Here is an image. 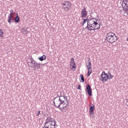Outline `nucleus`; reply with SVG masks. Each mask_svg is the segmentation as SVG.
Listing matches in <instances>:
<instances>
[{
	"label": "nucleus",
	"instance_id": "f257e3e1",
	"mask_svg": "<svg viewBox=\"0 0 128 128\" xmlns=\"http://www.w3.org/2000/svg\"><path fill=\"white\" fill-rule=\"evenodd\" d=\"M106 39L108 42H110V44H114V42H116V40H118V37L116 34L113 32H110L106 34Z\"/></svg>",
	"mask_w": 128,
	"mask_h": 128
},
{
	"label": "nucleus",
	"instance_id": "f03ea898",
	"mask_svg": "<svg viewBox=\"0 0 128 128\" xmlns=\"http://www.w3.org/2000/svg\"><path fill=\"white\" fill-rule=\"evenodd\" d=\"M80 14V18H82V20L86 18L88 16V10H86V6H83V8H82L81 10Z\"/></svg>",
	"mask_w": 128,
	"mask_h": 128
},
{
	"label": "nucleus",
	"instance_id": "7ed1b4c3",
	"mask_svg": "<svg viewBox=\"0 0 128 128\" xmlns=\"http://www.w3.org/2000/svg\"><path fill=\"white\" fill-rule=\"evenodd\" d=\"M100 78L102 82H108V78H110V76L108 74L106 73V72H104L100 74Z\"/></svg>",
	"mask_w": 128,
	"mask_h": 128
},
{
	"label": "nucleus",
	"instance_id": "20e7f679",
	"mask_svg": "<svg viewBox=\"0 0 128 128\" xmlns=\"http://www.w3.org/2000/svg\"><path fill=\"white\" fill-rule=\"evenodd\" d=\"M86 92L87 91V92L88 94V96H92V86L90 84H87L86 85V89L85 90Z\"/></svg>",
	"mask_w": 128,
	"mask_h": 128
},
{
	"label": "nucleus",
	"instance_id": "39448f33",
	"mask_svg": "<svg viewBox=\"0 0 128 128\" xmlns=\"http://www.w3.org/2000/svg\"><path fill=\"white\" fill-rule=\"evenodd\" d=\"M98 19H96V18H90L88 19L87 21V25L88 26H90L94 24V22H98Z\"/></svg>",
	"mask_w": 128,
	"mask_h": 128
},
{
	"label": "nucleus",
	"instance_id": "423d86ee",
	"mask_svg": "<svg viewBox=\"0 0 128 128\" xmlns=\"http://www.w3.org/2000/svg\"><path fill=\"white\" fill-rule=\"evenodd\" d=\"M90 106L89 112L91 116H94V110H96V107H94V104H92V106L90 105Z\"/></svg>",
	"mask_w": 128,
	"mask_h": 128
},
{
	"label": "nucleus",
	"instance_id": "0eeeda50",
	"mask_svg": "<svg viewBox=\"0 0 128 128\" xmlns=\"http://www.w3.org/2000/svg\"><path fill=\"white\" fill-rule=\"evenodd\" d=\"M58 98H59L58 100H64V102H66V100L67 104H68V96H66H66H62V94H60V96H58Z\"/></svg>",
	"mask_w": 128,
	"mask_h": 128
},
{
	"label": "nucleus",
	"instance_id": "6e6552de",
	"mask_svg": "<svg viewBox=\"0 0 128 128\" xmlns=\"http://www.w3.org/2000/svg\"><path fill=\"white\" fill-rule=\"evenodd\" d=\"M30 68H37V70H40V64L35 62V64L33 66H30Z\"/></svg>",
	"mask_w": 128,
	"mask_h": 128
},
{
	"label": "nucleus",
	"instance_id": "1a4fd4ad",
	"mask_svg": "<svg viewBox=\"0 0 128 128\" xmlns=\"http://www.w3.org/2000/svg\"><path fill=\"white\" fill-rule=\"evenodd\" d=\"M93 28L95 30H100V25L98 23V22H94V24H92Z\"/></svg>",
	"mask_w": 128,
	"mask_h": 128
},
{
	"label": "nucleus",
	"instance_id": "9d476101",
	"mask_svg": "<svg viewBox=\"0 0 128 128\" xmlns=\"http://www.w3.org/2000/svg\"><path fill=\"white\" fill-rule=\"evenodd\" d=\"M14 16H12V15L8 16V22L9 24H12V22H14Z\"/></svg>",
	"mask_w": 128,
	"mask_h": 128
},
{
	"label": "nucleus",
	"instance_id": "9b49d317",
	"mask_svg": "<svg viewBox=\"0 0 128 128\" xmlns=\"http://www.w3.org/2000/svg\"><path fill=\"white\" fill-rule=\"evenodd\" d=\"M30 62H28V66H34L36 64V61L34 60L33 58H31L30 59Z\"/></svg>",
	"mask_w": 128,
	"mask_h": 128
},
{
	"label": "nucleus",
	"instance_id": "f8f14e48",
	"mask_svg": "<svg viewBox=\"0 0 128 128\" xmlns=\"http://www.w3.org/2000/svg\"><path fill=\"white\" fill-rule=\"evenodd\" d=\"M86 30H96V29L94 28L92 25H87V26L85 28Z\"/></svg>",
	"mask_w": 128,
	"mask_h": 128
},
{
	"label": "nucleus",
	"instance_id": "ddd939ff",
	"mask_svg": "<svg viewBox=\"0 0 128 128\" xmlns=\"http://www.w3.org/2000/svg\"><path fill=\"white\" fill-rule=\"evenodd\" d=\"M63 6H70V8H72V4L70 2L68 1H64L62 2Z\"/></svg>",
	"mask_w": 128,
	"mask_h": 128
},
{
	"label": "nucleus",
	"instance_id": "4468645a",
	"mask_svg": "<svg viewBox=\"0 0 128 128\" xmlns=\"http://www.w3.org/2000/svg\"><path fill=\"white\" fill-rule=\"evenodd\" d=\"M122 8V10H124V12H128V3L126 4Z\"/></svg>",
	"mask_w": 128,
	"mask_h": 128
},
{
	"label": "nucleus",
	"instance_id": "2eb2a0df",
	"mask_svg": "<svg viewBox=\"0 0 128 128\" xmlns=\"http://www.w3.org/2000/svg\"><path fill=\"white\" fill-rule=\"evenodd\" d=\"M46 58V55H43L38 58V60H40V62H42V60H44Z\"/></svg>",
	"mask_w": 128,
	"mask_h": 128
},
{
	"label": "nucleus",
	"instance_id": "dca6fc26",
	"mask_svg": "<svg viewBox=\"0 0 128 128\" xmlns=\"http://www.w3.org/2000/svg\"><path fill=\"white\" fill-rule=\"evenodd\" d=\"M14 22L18 23L20 22V17L18 16H16L14 20Z\"/></svg>",
	"mask_w": 128,
	"mask_h": 128
},
{
	"label": "nucleus",
	"instance_id": "f3484780",
	"mask_svg": "<svg viewBox=\"0 0 128 128\" xmlns=\"http://www.w3.org/2000/svg\"><path fill=\"white\" fill-rule=\"evenodd\" d=\"M58 102H59V104L57 106H60L62 104H66V102L64 100H58Z\"/></svg>",
	"mask_w": 128,
	"mask_h": 128
},
{
	"label": "nucleus",
	"instance_id": "a211bd4d",
	"mask_svg": "<svg viewBox=\"0 0 128 128\" xmlns=\"http://www.w3.org/2000/svg\"><path fill=\"white\" fill-rule=\"evenodd\" d=\"M54 118L48 117L46 119V120H48V122L50 124V122H54Z\"/></svg>",
	"mask_w": 128,
	"mask_h": 128
},
{
	"label": "nucleus",
	"instance_id": "6ab92c4d",
	"mask_svg": "<svg viewBox=\"0 0 128 128\" xmlns=\"http://www.w3.org/2000/svg\"><path fill=\"white\" fill-rule=\"evenodd\" d=\"M80 80L82 81H80V82H84V74H81L80 75Z\"/></svg>",
	"mask_w": 128,
	"mask_h": 128
},
{
	"label": "nucleus",
	"instance_id": "aec40b11",
	"mask_svg": "<svg viewBox=\"0 0 128 128\" xmlns=\"http://www.w3.org/2000/svg\"><path fill=\"white\" fill-rule=\"evenodd\" d=\"M16 14V12H14V10H10V14H9V16H14V14Z\"/></svg>",
	"mask_w": 128,
	"mask_h": 128
},
{
	"label": "nucleus",
	"instance_id": "412c9836",
	"mask_svg": "<svg viewBox=\"0 0 128 128\" xmlns=\"http://www.w3.org/2000/svg\"><path fill=\"white\" fill-rule=\"evenodd\" d=\"M56 108H59L61 112H62L65 108L64 106H63L62 108L60 106H56Z\"/></svg>",
	"mask_w": 128,
	"mask_h": 128
},
{
	"label": "nucleus",
	"instance_id": "4be33fe9",
	"mask_svg": "<svg viewBox=\"0 0 128 128\" xmlns=\"http://www.w3.org/2000/svg\"><path fill=\"white\" fill-rule=\"evenodd\" d=\"M4 32L2 31V30L0 29V38H4Z\"/></svg>",
	"mask_w": 128,
	"mask_h": 128
},
{
	"label": "nucleus",
	"instance_id": "5701e85b",
	"mask_svg": "<svg viewBox=\"0 0 128 128\" xmlns=\"http://www.w3.org/2000/svg\"><path fill=\"white\" fill-rule=\"evenodd\" d=\"M88 66H92V62H90V58H88Z\"/></svg>",
	"mask_w": 128,
	"mask_h": 128
},
{
	"label": "nucleus",
	"instance_id": "b1692460",
	"mask_svg": "<svg viewBox=\"0 0 128 128\" xmlns=\"http://www.w3.org/2000/svg\"><path fill=\"white\" fill-rule=\"evenodd\" d=\"M55 100H58V97L56 96L54 98V100L53 101L54 102V106H56H56H56V102H54Z\"/></svg>",
	"mask_w": 128,
	"mask_h": 128
},
{
	"label": "nucleus",
	"instance_id": "393cba45",
	"mask_svg": "<svg viewBox=\"0 0 128 128\" xmlns=\"http://www.w3.org/2000/svg\"><path fill=\"white\" fill-rule=\"evenodd\" d=\"M74 58H71L70 64H74Z\"/></svg>",
	"mask_w": 128,
	"mask_h": 128
},
{
	"label": "nucleus",
	"instance_id": "a878e982",
	"mask_svg": "<svg viewBox=\"0 0 128 128\" xmlns=\"http://www.w3.org/2000/svg\"><path fill=\"white\" fill-rule=\"evenodd\" d=\"M128 0H123L122 4H124L126 5V4H128Z\"/></svg>",
	"mask_w": 128,
	"mask_h": 128
},
{
	"label": "nucleus",
	"instance_id": "bb28decb",
	"mask_svg": "<svg viewBox=\"0 0 128 128\" xmlns=\"http://www.w3.org/2000/svg\"><path fill=\"white\" fill-rule=\"evenodd\" d=\"M70 66H72V68H76V63H74L72 64H71Z\"/></svg>",
	"mask_w": 128,
	"mask_h": 128
},
{
	"label": "nucleus",
	"instance_id": "cd10ccee",
	"mask_svg": "<svg viewBox=\"0 0 128 128\" xmlns=\"http://www.w3.org/2000/svg\"><path fill=\"white\" fill-rule=\"evenodd\" d=\"M92 74V70H88V72L87 73V76H90V74Z\"/></svg>",
	"mask_w": 128,
	"mask_h": 128
},
{
	"label": "nucleus",
	"instance_id": "c85d7f7f",
	"mask_svg": "<svg viewBox=\"0 0 128 128\" xmlns=\"http://www.w3.org/2000/svg\"><path fill=\"white\" fill-rule=\"evenodd\" d=\"M84 20L82 24V26H84V24H86V22L88 20H86V19H84V20Z\"/></svg>",
	"mask_w": 128,
	"mask_h": 128
},
{
	"label": "nucleus",
	"instance_id": "c756f323",
	"mask_svg": "<svg viewBox=\"0 0 128 128\" xmlns=\"http://www.w3.org/2000/svg\"><path fill=\"white\" fill-rule=\"evenodd\" d=\"M63 8L65 10L66 12H68V10H70L69 7H64Z\"/></svg>",
	"mask_w": 128,
	"mask_h": 128
},
{
	"label": "nucleus",
	"instance_id": "7c9ffc66",
	"mask_svg": "<svg viewBox=\"0 0 128 128\" xmlns=\"http://www.w3.org/2000/svg\"><path fill=\"white\" fill-rule=\"evenodd\" d=\"M78 88H78V90H82V86L80 84H78Z\"/></svg>",
	"mask_w": 128,
	"mask_h": 128
},
{
	"label": "nucleus",
	"instance_id": "2f4dec72",
	"mask_svg": "<svg viewBox=\"0 0 128 128\" xmlns=\"http://www.w3.org/2000/svg\"><path fill=\"white\" fill-rule=\"evenodd\" d=\"M108 75L110 76V78H109L110 80V78H114V76H112V74L110 73H109Z\"/></svg>",
	"mask_w": 128,
	"mask_h": 128
},
{
	"label": "nucleus",
	"instance_id": "473e14b6",
	"mask_svg": "<svg viewBox=\"0 0 128 128\" xmlns=\"http://www.w3.org/2000/svg\"><path fill=\"white\" fill-rule=\"evenodd\" d=\"M40 110H38V112L37 114H36V116H40Z\"/></svg>",
	"mask_w": 128,
	"mask_h": 128
},
{
	"label": "nucleus",
	"instance_id": "72a5a7b5",
	"mask_svg": "<svg viewBox=\"0 0 128 128\" xmlns=\"http://www.w3.org/2000/svg\"><path fill=\"white\" fill-rule=\"evenodd\" d=\"M56 106H58L60 104V101H58V100H57L56 102Z\"/></svg>",
	"mask_w": 128,
	"mask_h": 128
},
{
	"label": "nucleus",
	"instance_id": "f704fd0d",
	"mask_svg": "<svg viewBox=\"0 0 128 128\" xmlns=\"http://www.w3.org/2000/svg\"><path fill=\"white\" fill-rule=\"evenodd\" d=\"M49 127H50V126H48V124H44V128H48Z\"/></svg>",
	"mask_w": 128,
	"mask_h": 128
},
{
	"label": "nucleus",
	"instance_id": "c9c22d12",
	"mask_svg": "<svg viewBox=\"0 0 128 128\" xmlns=\"http://www.w3.org/2000/svg\"><path fill=\"white\" fill-rule=\"evenodd\" d=\"M88 70H92V67L90 66H87Z\"/></svg>",
	"mask_w": 128,
	"mask_h": 128
},
{
	"label": "nucleus",
	"instance_id": "e433bc0d",
	"mask_svg": "<svg viewBox=\"0 0 128 128\" xmlns=\"http://www.w3.org/2000/svg\"><path fill=\"white\" fill-rule=\"evenodd\" d=\"M50 124L48 120H46V122H44V124Z\"/></svg>",
	"mask_w": 128,
	"mask_h": 128
},
{
	"label": "nucleus",
	"instance_id": "4c0bfd02",
	"mask_svg": "<svg viewBox=\"0 0 128 128\" xmlns=\"http://www.w3.org/2000/svg\"><path fill=\"white\" fill-rule=\"evenodd\" d=\"M54 122V124H56V121L54 119V120H53V122Z\"/></svg>",
	"mask_w": 128,
	"mask_h": 128
},
{
	"label": "nucleus",
	"instance_id": "58836bf2",
	"mask_svg": "<svg viewBox=\"0 0 128 128\" xmlns=\"http://www.w3.org/2000/svg\"><path fill=\"white\" fill-rule=\"evenodd\" d=\"M27 32L26 29L23 30V32Z\"/></svg>",
	"mask_w": 128,
	"mask_h": 128
},
{
	"label": "nucleus",
	"instance_id": "ea45409f",
	"mask_svg": "<svg viewBox=\"0 0 128 128\" xmlns=\"http://www.w3.org/2000/svg\"><path fill=\"white\" fill-rule=\"evenodd\" d=\"M50 124V126H54V124H52V122L50 123H49Z\"/></svg>",
	"mask_w": 128,
	"mask_h": 128
},
{
	"label": "nucleus",
	"instance_id": "a19ab883",
	"mask_svg": "<svg viewBox=\"0 0 128 128\" xmlns=\"http://www.w3.org/2000/svg\"><path fill=\"white\" fill-rule=\"evenodd\" d=\"M85 20H87V22H88V16L87 18H86Z\"/></svg>",
	"mask_w": 128,
	"mask_h": 128
},
{
	"label": "nucleus",
	"instance_id": "79ce46f5",
	"mask_svg": "<svg viewBox=\"0 0 128 128\" xmlns=\"http://www.w3.org/2000/svg\"><path fill=\"white\" fill-rule=\"evenodd\" d=\"M53 126H54V127L56 126V124H53Z\"/></svg>",
	"mask_w": 128,
	"mask_h": 128
},
{
	"label": "nucleus",
	"instance_id": "37998d69",
	"mask_svg": "<svg viewBox=\"0 0 128 128\" xmlns=\"http://www.w3.org/2000/svg\"><path fill=\"white\" fill-rule=\"evenodd\" d=\"M66 7H68L70 8V6H66Z\"/></svg>",
	"mask_w": 128,
	"mask_h": 128
},
{
	"label": "nucleus",
	"instance_id": "c03bdc74",
	"mask_svg": "<svg viewBox=\"0 0 128 128\" xmlns=\"http://www.w3.org/2000/svg\"><path fill=\"white\" fill-rule=\"evenodd\" d=\"M16 16H18V14H16Z\"/></svg>",
	"mask_w": 128,
	"mask_h": 128
},
{
	"label": "nucleus",
	"instance_id": "a18cd8bd",
	"mask_svg": "<svg viewBox=\"0 0 128 128\" xmlns=\"http://www.w3.org/2000/svg\"><path fill=\"white\" fill-rule=\"evenodd\" d=\"M68 106V104H66V106H65V108H66V106Z\"/></svg>",
	"mask_w": 128,
	"mask_h": 128
},
{
	"label": "nucleus",
	"instance_id": "49530a36",
	"mask_svg": "<svg viewBox=\"0 0 128 128\" xmlns=\"http://www.w3.org/2000/svg\"><path fill=\"white\" fill-rule=\"evenodd\" d=\"M49 128H52V126H50L49 127Z\"/></svg>",
	"mask_w": 128,
	"mask_h": 128
},
{
	"label": "nucleus",
	"instance_id": "de8ad7c7",
	"mask_svg": "<svg viewBox=\"0 0 128 128\" xmlns=\"http://www.w3.org/2000/svg\"><path fill=\"white\" fill-rule=\"evenodd\" d=\"M126 40H128V37L127 38H126Z\"/></svg>",
	"mask_w": 128,
	"mask_h": 128
},
{
	"label": "nucleus",
	"instance_id": "09e8293b",
	"mask_svg": "<svg viewBox=\"0 0 128 128\" xmlns=\"http://www.w3.org/2000/svg\"><path fill=\"white\" fill-rule=\"evenodd\" d=\"M65 98H66V96H65Z\"/></svg>",
	"mask_w": 128,
	"mask_h": 128
},
{
	"label": "nucleus",
	"instance_id": "8fccbe9b",
	"mask_svg": "<svg viewBox=\"0 0 128 128\" xmlns=\"http://www.w3.org/2000/svg\"><path fill=\"white\" fill-rule=\"evenodd\" d=\"M122 6H124V5H122Z\"/></svg>",
	"mask_w": 128,
	"mask_h": 128
},
{
	"label": "nucleus",
	"instance_id": "3c124183",
	"mask_svg": "<svg viewBox=\"0 0 128 128\" xmlns=\"http://www.w3.org/2000/svg\"><path fill=\"white\" fill-rule=\"evenodd\" d=\"M54 128H56V127H54Z\"/></svg>",
	"mask_w": 128,
	"mask_h": 128
},
{
	"label": "nucleus",
	"instance_id": "603ef678",
	"mask_svg": "<svg viewBox=\"0 0 128 128\" xmlns=\"http://www.w3.org/2000/svg\"><path fill=\"white\" fill-rule=\"evenodd\" d=\"M43 128H45L44 127Z\"/></svg>",
	"mask_w": 128,
	"mask_h": 128
}]
</instances>
